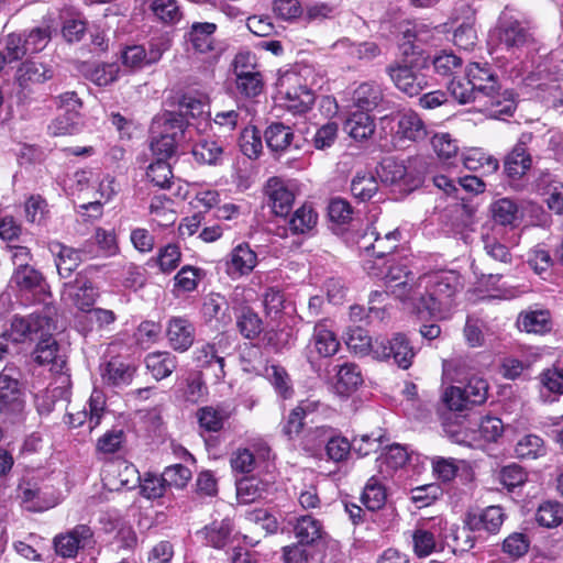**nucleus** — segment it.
Here are the masks:
<instances>
[{
	"instance_id": "obj_51",
	"label": "nucleus",
	"mask_w": 563,
	"mask_h": 563,
	"mask_svg": "<svg viewBox=\"0 0 563 563\" xmlns=\"http://www.w3.org/2000/svg\"><path fill=\"white\" fill-rule=\"evenodd\" d=\"M265 493L264 483L254 477L244 478L236 485V497L240 504H252L263 498Z\"/></svg>"
},
{
	"instance_id": "obj_26",
	"label": "nucleus",
	"mask_w": 563,
	"mask_h": 563,
	"mask_svg": "<svg viewBox=\"0 0 563 563\" xmlns=\"http://www.w3.org/2000/svg\"><path fill=\"white\" fill-rule=\"evenodd\" d=\"M478 109L492 118L499 119L503 115H511L516 110L514 92L510 90L500 91V87L486 96L478 102Z\"/></svg>"
},
{
	"instance_id": "obj_9",
	"label": "nucleus",
	"mask_w": 563,
	"mask_h": 563,
	"mask_svg": "<svg viewBox=\"0 0 563 563\" xmlns=\"http://www.w3.org/2000/svg\"><path fill=\"white\" fill-rule=\"evenodd\" d=\"M230 355V341L220 338L214 342L205 343L194 351L196 366L209 371L217 382L225 377V357Z\"/></svg>"
},
{
	"instance_id": "obj_19",
	"label": "nucleus",
	"mask_w": 563,
	"mask_h": 563,
	"mask_svg": "<svg viewBox=\"0 0 563 563\" xmlns=\"http://www.w3.org/2000/svg\"><path fill=\"white\" fill-rule=\"evenodd\" d=\"M48 251L54 257L58 275L64 279L70 278L82 262L80 251L58 241L49 242Z\"/></svg>"
},
{
	"instance_id": "obj_48",
	"label": "nucleus",
	"mask_w": 563,
	"mask_h": 563,
	"mask_svg": "<svg viewBox=\"0 0 563 563\" xmlns=\"http://www.w3.org/2000/svg\"><path fill=\"white\" fill-rule=\"evenodd\" d=\"M232 523L229 519L214 521L203 530L207 543L216 549L224 548L231 539Z\"/></svg>"
},
{
	"instance_id": "obj_24",
	"label": "nucleus",
	"mask_w": 563,
	"mask_h": 563,
	"mask_svg": "<svg viewBox=\"0 0 563 563\" xmlns=\"http://www.w3.org/2000/svg\"><path fill=\"white\" fill-rule=\"evenodd\" d=\"M295 538L299 543L312 545L323 537V526L320 520L310 515L292 517L288 520Z\"/></svg>"
},
{
	"instance_id": "obj_2",
	"label": "nucleus",
	"mask_w": 563,
	"mask_h": 563,
	"mask_svg": "<svg viewBox=\"0 0 563 563\" xmlns=\"http://www.w3.org/2000/svg\"><path fill=\"white\" fill-rule=\"evenodd\" d=\"M459 286L454 272H433L421 276L415 289L410 287V298L419 299L430 314L437 316L451 307Z\"/></svg>"
},
{
	"instance_id": "obj_40",
	"label": "nucleus",
	"mask_w": 563,
	"mask_h": 563,
	"mask_svg": "<svg viewBox=\"0 0 563 563\" xmlns=\"http://www.w3.org/2000/svg\"><path fill=\"white\" fill-rule=\"evenodd\" d=\"M515 454L519 460H537L547 454V445L540 435L528 433L517 441Z\"/></svg>"
},
{
	"instance_id": "obj_17",
	"label": "nucleus",
	"mask_w": 563,
	"mask_h": 563,
	"mask_svg": "<svg viewBox=\"0 0 563 563\" xmlns=\"http://www.w3.org/2000/svg\"><path fill=\"white\" fill-rule=\"evenodd\" d=\"M505 518L506 515L501 507L488 506L477 512H468L465 518V525L470 531H484L495 534L500 530Z\"/></svg>"
},
{
	"instance_id": "obj_54",
	"label": "nucleus",
	"mask_w": 563,
	"mask_h": 563,
	"mask_svg": "<svg viewBox=\"0 0 563 563\" xmlns=\"http://www.w3.org/2000/svg\"><path fill=\"white\" fill-rule=\"evenodd\" d=\"M287 107L297 113L307 112L314 102L313 92L306 86H299L286 92Z\"/></svg>"
},
{
	"instance_id": "obj_64",
	"label": "nucleus",
	"mask_w": 563,
	"mask_h": 563,
	"mask_svg": "<svg viewBox=\"0 0 563 563\" xmlns=\"http://www.w3.org/2000/svg\"><path fill=\"white\" fill-rule=\"evenodd\" d=\"M181 261V252L178 245L167 244L159 249L155 262L157 263L159 271L164 274H169L175 271Z\"/></svg>"
},
{
	"instance_id": "obj_39",
	"label": "nucleus",
	"mask_w": 563,
	"mask_h": 563,
	"mask_svg": "<svg viewBox=\"0 0 563 563\" xmlns=\"http://www.w3.org/2000/svg\"><path fill=\"white\" fill-rule=\"evenodd\" d=\"M344 131L354 140H367L375 132L374 119L366 112L353 113L344 123Z\"/></svg>"
},
{
	"instance_id": "obj_31",
	"label": "nucleus",
	"mask_w": 563,
	"mask_h": 563,
	"mask_svg": "<svg viewBox=\"0 0 563 563\" xmlns=\"http://www.w3.org/2000/svg\"><path fill=\"white\" fill-rule=\"evenodd\" d=\"M178 112L169 111L168 113L180 114L186 121V129L190 126L188 118L208 121L210 115L209 104L206 97L191 93L184 95L178 101Z\"/></svg>"
},
{
	"instance_id": "obj_3",
	"label": "nucleus",
	"mask_w": 563,
	"mask_h": 563,
	"mask_svg": "<svg viewBox=\"0 0 563 563\" xmlns=\"http://www.w3.org/2000/svg\"><path fill=\"white\" fill-rule=\"evenodd\" d=\"M490 36L498 46L517 57L533 49L536 45L529 23L517 18L508 8L500 13Z\"/></svg>"
},
{
	"instance_id": "obj_28",
	"label": "nucleus",
	"mask_w": 563,
	"mask_h": 563,
	"mask_svg": "<svg viewBox=\"0 0 563 563\" xmlns=\"http://www.w3.org/2000/svg\"><path fill=\"white\" fill-rule=\"evenodd\" d=\"M310 344L320 357H330L338 352L340 342L329 327L328 320H321L314 324Z\"/></svg>"
},
{
	"instance_id": "obj_42",
	"label": "nucleus",
	"mask_w": 563,
	"mask_h": 563,
	"mask_svg": "<svg viewBox=\"0 0 563 563\" xmlns=\"http://www.w3.org/2000/svg\"><path fill=\"white\" fill-rule=\"evenodd\" d=\"M147 369L157 379L168 377L177 367V358L169 352H153L145 358Z\"/></svg>"
},
{
	"instance_id": "obj_52",
	"label": "nucleus",
	"mask_w": 563,
	"mask_h": 563,
	"mask_svg": "<svg viewBox=\"0 0 563 563\" xmlns=\"http://www.w3.org/2000/svg\"><path fill=\"white\" fill-rule=\"evenodd\" d=\"M150 9L165 24H175L183 16L177 0H152Z\"/></svg>"
},
{
	"instance_id": "obj_58",
	"label": "nucleus",
	"mask_w": 563,
	"mask_h": 563,
	"mask_svg": "<svg viewBox=\"0 0 563 563\" xmlns=\"http://www.w3.org/2000/svg\"><path fill=\"white\" fill-rule=\"evenodd\" d=\"M240 333L246 339H255L262 332V320L250 308H243L236 321Z\"/></svg>"
},
{
	"instance_id": "obj_7",
	"label": "nucleus",
	"mask_w": 563,
	"mask_h": 563,
	"mask_svg": "<svg viewBox=\"0 0 563 563\" xmlns=\"http://www.w3.org/2000/svg\"><path fill=\"white\" fill-rule=\"evenodd\" d=\"M22 372L14 364H7L0 372V415L11 422L24 418L25 399Z\"/></svg>"
},
{
	"instance_id": "obj_8",
	"label": "nucleus",
	"mask_w": 563,
	"mask_h": 563,
	"mask_svg": "<svg viewBox=\"0 0 563 563\" xmlns=\"http://www.w3.org/2000/svg\"><path fill=\"white\" fill-rule=\"evenodd\" d=\"M377 173L383 184L405 194L413 191L423 183L422 165L417 158H385Z\"/></svg>"
},
{
	"instance_id": "obj_14",
	"label": "nucleus",
	"mask_w": 563,
	"mask_h": 563,
	"mask_svg": "<svg viewBox=\"0 0 563 563\" xmlns=\"http://www.w3.org/2000/svg\"><path fill=\"white\" fill-rule=\"evenodd\" d=\"M433 30L424 23L408 22L401 26L399 47L402 55L424 56L422 46L433 38Z\"/></svg>"
},
{
	"instance_id": "obj_59",
	"label": "nucleus",
	"mask_w": 563,
	"mask_h": 563,
	"mask_svg": "<svg viewBox=\"0 0 563 563\" xmlns=\"http://www.w3.org/2000/svg\"><path fill=\"white\" fill-rule=\"evenodd\" d=\"M146 176L155 186L163 189L169 188L173 179L170 165L163 158H156L150 164Z\"/></svg>"
},
{
	"instance_id": "obj_11",
	"label": "nucleus",
	"mask_w": 563,
	"mask_h": 563,
	"mask_svg": "<svg viewBox=\"0 0 563 563\" xmlns=\"http://www.w3.org/2000/svg\"><path fill=\"white\" fill-rule=\"evenodd\" d=\"M93 543V532L87 525H77L65 533L55 536L53 540L57 555L62 558H75L80 549Z\"/></svg>"
},
{
	"instance_id": "obj_34",
	"label": "nucleus",
	"mask_w": 563,
	"mask_h": 563,
	"mask_svg": "<svg viewBox=\"0 0 563 563\" xmlns=\"http://www.w3.org/2000/svg\"><path fill=\"white\" fill-rule=\"evenodd\" d=\"M223 154L224 146L222 141L201 139L192 147V155L200 164H221Z\"/></svg>"
},
{
	"instance_id": "obj_35",
	"label": "nucleus",
	"mask_w": 563,
	"mask_h": 563,
	"mask_svg": "<svg viewBox=\"0 0 563 563\" xmlns=\"http://www.w3.org/2000/svg\"><path fill=\"white\" fill-rule=\"evenodd\" d=\"M463 164L470 170H479L483 175L497 172L499 162L482 148H471L463 155Z\"/></svg>"
},
{
	"instance_id": "obj_21",
	"label": "nucleus",
	"mask_w": 563,
	"mask_h": 563,
	"mask_svg": "<svg viewBox=\"0 0 563 563\" xmlns=\"http://www.w3.org/2000/svg\"><path fill=\"white\" fill-rule=\"evenodd\" d=\"M53 76L54 70L51 66L37 60L27 59L18 67L15 80L22 89L30 90L33 86L52 79Z\"/></svg>"
},
{
	"instance_id": "obj_13",
	"label": "nucleus",
	"mask_w": 563,
	"mask_h": 563,
	"mask_svg": "<svg viewBox=\"0 0 563 563\" xmlns=\"http://www.w3.org/2000/svg\"><path fill=\"white\" fill-rule=\"evenodd\" d=\"M400 238L401 234L398 229L382 234L375 228H368L360 241V249L367 255H374L376 258L383 260L397 249Z\"/></svg>"
},
{
	"instance_id": "obj_12",
	"label": "nucleus",
	"mask_w": 563,
	"mask_h": 563,
	"mask_svg": "<svg viewBox=\"0 0 563 563\" xmlns=\"http://www.w3.org/2000/svg\"><path fill=\"white\" fill-rule=\"evenodd\" d=\"M97 271L98 266L89 265L77 273L74 282L65 284V287L69 290V297L73 303L81 311L88 312L96 302L98 294L93 284L88 279V276Z\"/></svg>"
},
{
	"instance_id": "obj_33",
	"label": "nucleus",
	"mask_w": 563,
	"mask_h": 563,
	"mask_svg": "<svg viewBox=\"0 0 563 563\" xmlns=\"http://www.w3.org/2000/svg\"><path fill=\"white\" fill-rule=\"evenodd\" d=\"M316 404L309 400L300 401L282 422V432L287 439L292 440L302 431L303 420L309 412L314 411Z\"/></svg>"
},
{
	"instance_id": "obj_57",
	"label": "nucleus",
	"mask_w": 563,
	"mask_h": 563,
	"mask_svg": "<svg viewBox=\"0 0 563 563\" xmlns=\"http://www.w3.org/2000/svg\"><path fill=\"white\" fill-rule=\"evenodd\" d=\"M530 548V539L521 532H512L504 539L501 550L512 560L525 556Z\"/></svg>"
},
{
	"instance_id": "obj_30",
	"label": "nucleus",
	"mask_w": 563,
	"mask_h": 563,
	"mask_svg": "<svg viewBox=\"0 0 563 563\" xmlns=\"http://www.w3.org/2000/svg\"><path fill=\"white\" fill-rule=\"evenodd\" d=\"M335 368L334 391L341 397H349L363 383L361 371L354 363H343Z\"/></svg>"
},
{
	"instance_id": "obj_56",
	"label": "nucleus",
	"mask_w": 563,
	"mask_h": 563,
	"mask_svg": "<svg viewBox=\"0 0 563 563\" xmlns=\"http://www.w3.org/2000/svg\"><path fill=\"white\" fill-rule=\"evenodd\" d=\"M411 539L413 553L418 558H427L435 551L437 541L433 532L417 528L412 531Z\"/></svg>"
},
{
	"instance_id": "obj_16",
	"label": "nucleus",
	"mask_w": 563,
	"mask_h": 563,
	"mask_svg": "<svg viewBox=\"0 0 563 563\" xmlns=\"http://www.w3.org/2000/svg\"><path fill=\"white\" fill-rule=\"evenodd\" d=\"M531 139V133L521 134L517 144L505 157L504 168L509 178L520 179L531 168L532 157L526 146Z\"/></svg>"
},
{
	"instance_id": "obj_6",
	"label": "nucleus",
	"mask_w": 563,
	"mask_h": 563,
	"mask_svg": "<svg viewBox=\"0 0 563 563\" xmlns=\"http://www.w3.org/2000/svg\"><path fill=\"white\" fill-rule=\"evenodd\" d=\"M56 308L45 306L29 316H14L10 329L5 330L13 343H24L53 333L56 330Z\"/></svg>"
},
{
	"instance_id": "obj_61",
	"label": "nucleus",
	"mask_w": 563,
	"mask_h": 563,
	"mask_svg": "<svg viewBox=\"0 0 563 563\" xmlns=\"http://www.w3.org/2000/svg\"><path fill=\"white\" fill-rule=\"evenodd\" d=\"M238 90L246 97L258 96L264 87L263 76L258 70H251V73H241L235 78Z\"/></svg>"
},
{
	"instance_id": "obj_50",
	"label": "nucleus",
	"mask_w": 563,
	"mask_h": 563,
	"mask_svg": "<svg viewBox=\"0 0 563 563\" xmlns=\"http://www.w3.org/2000/svg\"><path fill=\"white\" fill-rule=\"evenodd\" d=\"M58 343L53 338V333L40 338L37 344L32 352L33 361L43 366L55 363L57 361Z\"/></svg>"
},
{
	"instance_id": "obj_36",
	"label": "nucleus",
	"mask_w": 563,
	"mask_h": 563,
	"mask_svg": "<svg viewBox=\"0 0 563 563\" xmlns=\"http://www.w3.org/2000/svg\"><path fill=\"white\" fill-rule=\"evenodd\" d=\"M364 269L371 276L384 278L386 284L390 287H393V283H395L396 287H406L409 279H411V273L407 272L406 268L400 265L390 266L384 272L383 268L376 267L375 262L366 260L364 262Z\"/></svg>"
},
{
	"instance_id": "obj_22",
	"label": "nucleus",
	"mask_w": 563,
	"mask_h": 563,
	"mask_svg": "<svg viewBox=\"0 0 563 563\" xmlns=\"http://www.w3.org/2000/svg\"><path fill=\"white\" fill-rule=\"evenodd\" d=\"M353 104L361 109V112H369L378 107L388 110L391 107L389 101L384 99L383 88L376 82H363L353 92Z\"/></svg>"
},
{
	"instance_id": "obj_18",
	"label": "nucleus",
	"mask_w": 563,
	"mask_h": 563,
	"mask_svg": "<svg viewBox=\"0 0 563 563\" xmlns=\"http://www.w3.org/2000/svg\"><path fill=\"white\" fill-rule=\"evenodd\" d=\"M466 76L473 85L478 102L486 99V96L499 88L498 78L490 66L479 63H472L466 68Z\"/></svg>"
},
{
	"instance_id": "obj_49",
	"label": "nucleus",
	"mask_w": 563,
	"mask_h": 563,
	"mask_svg": "<svg viewBox=\"0 0 563 563\" xmlns=\"http://www.w3.org/2000/svg\"><path fill=\"white\" fill-rule=\"evenodd\" d=\"M378 190V183L369 173H357L351 183V192L361 202L368 201Z\"/></svg>"
},
{
	"instance_id": "obj_41",
	"label": "nucleus",
	"mask_w": 563,
	"mask_h": 563,
	"mask_svg": "<svg viewBox=\"0 0 563 563\" xmlns=\"http://www.w3.org/2000/svg\"><path fill=\"white\" fill-rule=\"evenodd\" d=\"M316 432L319 437L328 439L325 451L330 460L334 462H341L349 456L351 450L353 449V444H351L346 438L329 434L331 429L325 426L318 427Z\"/></svg>"
},
{
	"instance_id": "obj_1",
	"label": "nucleus",
	"mask_w": 563,
	"mask_h": 563,
	"mask_svg": "<svg viewBox=\"0 0 563 563\" xmlns=\"http://www.w3.org/2000/svg\"><path fill=\"white\" fill-rule=\"evenodd\" d=\"M466 363L463 360L445 361L443 373L459 386H451L444 394V401L451 410L462 411L468 405H482L488 395V384L482 377L465 373Z\"/></svg>"
},
{
	"instance_id": "obj_60",
	"label": "nucleus",
	"mask_w": 563,
	"mask_h": 563,
	"mask_svg": "<svg viewBox=\"0 0 563 563\" xmlns=\"http://www.w3.org/2000/svg\"><path fill=\"white\" fill-rule=\"evenodd\" d=\"M202 277V269L190 265L183 266L174 277V287L181 292L194 291Z\"/></svg>"
},
{
	"instance_id": "obj_45",
	"label": "nucleus",
	"mask_w": 563,
	"mask_h": 563,
	"mask_svg": "<svg viewBox=\"0 0 563 563\" xmlns=\"http://www.w3.org/2000/svg\"><path fill=\"white\" fill-rule=\"evenodd\" d=\"M265 376L279 397L283 399H289L292 397L294 388L291 378L283 366L277 364L266 366Z\"/></svg>"
},
{
	"instance_id": "obj_29",
	"label": "nucleus",
	"mask_w": 563,
	"mask_h": 563,
	"mask_svg": "<svg viewBox=\"0 0 563 563\" xmlns=\"http://www.w3.org/2000/svg\"><path fill=\"white\" fill-rule=\"evenodd\" d=\"M135 371L132 364L112 358L101 367V378L108 386L124 387L132 382Z\"/></svg>"
},
{
	"instance_id": "obj_23",
	"label": "nucleus",
	"mask_w": 563,
	"mask_h": 563,
	"mask_svg": "<svg viewBox=\"0 0 563 563\" xmlns=\"http://www.w3.org/2000/svg\"><path fill=\"white\" fill-rule=\"evenodd\" d=\"M257 264V255L247 243L236 245L228 256L227 273L233 277L249 275Z\"/></svg>"
},
{
	"instance_id": "obj_55",
	"label": "nucleus",
	"mask_w": 563,
	"mask_h": 563,
	"mask_svg": "<svg viewBox=\"0 0 563 563\" xmlns=\"http://www.w3.org/2000/svg\"><path fill=\"white\" fill-rule=\"evenodd\" d=\"M536 520L545 528L558 527L563 521V508L556 501H544L537 510Z\"/></svg>"
},
{
	"instance_id": "obj_20",
	"label": "nucleus",
	"mask_w": 563,
	"mask_h": 563,
	"mask_svg": "<svg viewBox=\"0 0 563 563\" xmlns=\"http://www.w3.org/2000/svg\"><path fill=\"white\" fill-rule=\"evenodd\" d=\"M265 195L267 203L277 217H286L289 213L295 195L283 180L276 177L269 178L265 186Z\"/></svg>"
},
{
	"instance_id": "obj_4",
	"label": "nucleus",
	"mask_w": 563,
	"mask_h": 563,
	"mask_svg": "<svg viewBox=\"0 0 563 563\" xmlns=\"http://www.w3.org/2000/svg\"><path fill=\"white\" fill-rule=\"evenodd\" d=\"M358 339L361 343H356L354 334H351L347 341L349 346L361 352L369 349L375 358L380 361L393 358L402 369H408L412 364L416 351L404 333H396L391 339L376 338L374 341L358 333Z\"/></svg>"
},
{
	"instance_id": "obj_44",
	"label": "nucleus",
	"mask_w": 563,
	"mask_h": 563,
	"mask_svg": "<svg viewBox=\"0 0 563 563\" xmlns=\"http://www.w3.org/2000/svg\"><path fill=\"white\" fill-rule=\"evenodd\" d=\"M265 140L267 146L273 152H283L290 146L294 140V132L291 128L280 122H275L266 129Z\"/></svg>"
},
{
	"instance_id": "obj_32",
	"label": "nucleus",
	"mask_w": 563,
	"mask_h": 563,
	"mask_svg": "<svg viewBox=\"0 0 563 563\" xmlns=\"http://www.w3.org/2000/svg\"><path fill=\"white\" fill-rule=\"evenodd\" d=\"M517 324L519 330L534 334H544L552 329V321L548 310L521 312L518 317Z\"/></svg>"
},
{
	"instance_id": "obj_47",
	"label": "nucleus",
	"mask_w": 563,
	"mask_h": 563,
	"mask_svg": "<svg viewBox=\"0 0 563 563\" xmlns=\"http://www.w3.org/2000/svg\"><path fill=\"white\" fill-rule=\"evenodd\" d=\"M386 498V488L378 478L372 476L364 487L362 503L368 510L376 511L384 507Z\"/></svg>"
},
{
	"instance_id": "obj_43",
	"label": "nucleus",
	"mask_w": 563,
	"mask_h": 563,
	"mask_svg": "<svg viewBox=\"0 0 563 563\" xmlns=\"http://www.w3.org/2000/svg\"><path fill=\"white\" fill-rule=\"evenodd\" d=\"M11 283L22 291H32L43 289L44 277L42 273L31 265H21V268H15Z\"/></svg>"
},
{
	"instance_id": "obj_37",
	"label": "nucleus",
	"mask_w": 563,
	"mask_h": 563,
	"mask_svg": "<svg viewBox=\"0 0 563 563\" xmlns=\"http://www.w3.org/2000/svg\"><path fill=\"white\" fill-rule=\"evenodd\" d=\"M217 25L210 22L192 23L188 38L196 52L207 53L213 49V34Z\"/></svg>"
},
{
	"instance_id": "obj_46",
	"label": "nucleus",
	"mask_w": 563,
	"mask_h": 563,
	"mask_svg": "<svg viewBox=\"0 0 563 563\" xmlns=\"http://www.w3.org/2000/svg\"><path fill=\"white\" fill-rule=\"evenodd\" d=\"M318 222V213L309 205H302L291 216L288 225L294 234H305L311 231Z\"/></svg>"
},
{
	"instance_id": "obj_15",
	"label": "nucleus",
	"mask_w": 563,
	"mask_h": 563,
	"mask_svg": "<svg viewBox=\"0 0 563 563\" xmlns=\"http://www.w3.org/2000/svg\"><path fill=\"white\" fill-rule=\"evenodd\" d=\"M104 411L106 396L101 390L93 389L88 400V408L85 407L77 412H69L68 423L73 428H79L87 422L91 431L100 424Z\"/></svg>"
},
{
	"instance_id": "obj_53",
	"label": "nucleus",
	"mask_w": 563,
	"mask_h": 563,
	"mask_svg": "<svg viewBox=\"0 0 563 563\" xmlns=\"http://www.w3.org/2000/svg\"><path fill=\"white\" fill-rule=\"evenodd\" d=\"M24 213L27 222L41 225L48 218V203L42 196L32 195L24 202Z\"/></svg>"
},
{
	"instance_id": "obj_38",
	"label": "nucleus",
	"mask_w": 563,
	"mask_h": 563,
	"mask_svg": "<svg viewBox=\"0 0 563 563\" xmlns=\"http://www.w3.org/2000/svg\"><path fill=\"white\" fill-rule=\"evenodd\" d=\"M229 303L224 296L218 292H211L205 297L202 313L208 321H217L228 324L231 316L228 313Z\"/></svg>"
},
{
	"instance_id": "obj_10",
	"label": "nucleus",
	"mask_w": 563,
	"mask_h": 563,
	"mask_svg": "<svg viewBox=\"0 0 563 563\" xmlns=\"http://www.w3.org/2000/svg\"><path fill=\"white\" fill-rule=\"evenodd\" d=\"M186 121L180 114L165 113L163 115V130L159 136H153L151 150L157 158L172 157L176 151L177 143L184 137Z\"/></svg>"
},
{
	"instance_id": "obj_63",
	"label": "nucleus",
	"mask_w": 563,
	"mask_h": 563,
	"mask_svg": "<svg viewBox=\"0 0 563 563\" xmlns=\"http://www.w3.org/2000/svg\"><path fill=\"white\" fill-rule=\"evenodd\" d=\"M448 90L460 103L474 102L478 106L476 92L466 75L464 78H453L448 85Z\"/></svg>"
},
{
	"instance_id": "obj_27",
	"label": "nucleus",
	"mask_w": 563,
	"mask_h": 563,
	"mask_svg": "<svg viewBox=\"0 0 563 563\" xmlns=\"http://www.w3.org/2000/svg\"><path fill=\"white\" fill-rule=\"evenodd\" d=\"M428 135L427 126L415 111H405L399 114L395 137L400 141L420 142Z\"/></svg>"
},
{
	"instance_id": "obj_62",
	"label": "nucleus",
	"mask_w": 563,
	"mask_h": 563,
	"mask_svg": "<svg viewBox=\"0 0 563 563\" xmlns=\"http://www.w3.org/2000/svg\"><path fill=\"white\" fill-rule=\"evenodd\" d=\"M492 213L495 222L500 225H512L518 219L517 205L507 198L494 202Z\"/></svg>"
},
{
	"instance_id": "obj_25",
	"label": "nucleus",
	"mask_w": 563,
	"mask_h": 563,
	"mask_svg": "<svg viewBox=\"0 0 563 563\" xmlns=\"http://www.w3.org/2000/svg\"><path fill=\"white\" fill-rule=\"evenodd\" d=\"M169 345L175 351H187L195 341V327L184 317H173L166 330Z\"/></svg>"
},
{
	"instance_id": "obj_5",
	"label": "nucleus",
	"mask_w": 563,
	"mask_h": 563,
	"mask_svg": "<svg viewBox=\"0 0 563 563\" xmlns=\"http://www.w3.org/2000/svg\"><path fill=\"white\" fill-rule=\"evenodd\" d=\"M386 67V73L395 87L409 97L418 96L428 85L422 69L428 65V57L402 55Z\"/></svg>"
}]
</instances>
